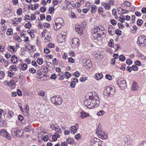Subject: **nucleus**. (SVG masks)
Segmentation results:
<instances>
[{
  "instance_id": "1",
  "label": "nucleus",
  "mask_w": 146,
  "mask_h": 146,
  "mask_svg": "<svg viewBox=\"0 0 146 146\" xmlns=\"http://www.w3.org/2000/svg\"><path fill=\"white\" fill-rule=\"evenodd\" d=\"M104 30V28L103 27L100 28L98 27H97L94 29L92 31V37L94 40H99V38L100 36L101 35L100 32H102Z\"/></svg>"
},
{
  "instance_id": "2",
  "label": "nucleus",
  "mask_w": 146,
  "mask_h": 146,
  "mask_svg": "<svg viewBox=\"0 0 146 146\" xmlns=\"http://www.w3.org/2000/svg\"><path fill=\"white\" fill-rule=\"evenodd\" d=\"M62 98L59 95L53 96L51 98V102L55 106H58L61 105L62 102Z\"/></svg>"
},
{
  "instance_id": "3",
  "label": "nucleus",
  "mask_w": 146,
  "mask_h": 146,
  "mask_svg": "<svg viewBox=\"0 0 146 146\" xmlns=\"http://www.w3.org/2000/svg\"><path fill=\"white\" fill-rule=\"evenodd\" d=\"M115 89L114 87L111 86L107 87L104 91V94L107 96H111L115 93Z\"/></svg>"
},
{
  "instance_id": "4",
  "label": "nucleus",
  "mask_w": 146,
  "mask_h": 146,
  "mask_svg": "<svg viewBox=\"0 0 146 146\" xmlns=\"http://www.w3.org/2000/svg\"><path fill=\"white\" fill-rule=\"evenodd\" d=\"M93 97L90 96L88 99H86L84 101V104L85 106L87 108L90 109H93L94 108V106L92 104V102Z\"/></svg>"
},
{
  "instance_id": "5",
  "label": "nucleus",
  "mask_w": 146,
  "mask_h": 146,
  "mask_svg": "<svg viewBox=\"0 0 146 146\" xmlns=\"http://www.w3.org/2000/svg\"><path fill=\"white\" fill-rule=\"evenodd\" d=\"M117 84L122 90H123L127 87L126 81L122 78H120L117 80Z\"/></svg>"
},
{
  "instance_id": "6",
  "label": "nucleus",
  "mask_w": 146,
  "mask_h": 146,
  "mask_svg": "<svg viewBox=\"0 0 146 146\" xmlns=\"http://www.w3.org/2000/svg\"><path fill=\"white\" fill-rule=\"evenodd\" d=\"M137 43L139 46H141L142 44L146 45V37L144 35L139 36L138 38Z\"/></svg>"
},
{
  "instance_id": "7",
  "label": "nucleus",
  "mask_w": 146,
  "mask_h": 146,
  "mask_svg": "<svg viewBox=\"0 0 146 146\" xmlns=\"http://www.w3.org/2000/svg\"><path fill=\"white\" fill-rule=\"evenodd\" d=\"M80 44L79 39L77 38L72 39V40L71 46L72 48H75L78 47Z\"/></svg>"
},
{
  "instance_id": "8",
  "label": "nucleus",
  "mask_w": 146,
  "mask_h": 146,
  "mask_svg": "<svg viewBox=\"0 0 146 146\" xmlns=\"http://www.w3.org/2000/svg\"><path fill=\"white\" fill-rule=\"evenodd\" d=\"M93 97V99L92 101V104L94 106V108H96L98 107L99 106L100 102L99 98L97 96H92Z\"/></svg>"
},
{
  "instance_id": "9",
  "label": "nucleus",
  "mask_w": 146,
  "mask_h": 146,
  "mask_svg": "<svg viewBox=\"0 0 146 146\" xmlns=\"http://www.w3.org/2000/svg\"><path fill=\"white\" fill-rule=\"evenodd\" d=\"M0 135L6 138L10 139L11 137L10 134L6 130L4 129H2L0 131Z\"/></svg>"
},
{
  "instance_id": "10",
  "label": "nucleus",
  "mask_w": 146,
  "mask_h": 146,
  "mask_svg": "<svg viewBox=\"0 0 146 146\" xmlns=\"http://www.w3.org/2000/svg\"><path fill=\"white\" fill-rule=\"evenodd\" d=\"M76 31L80 35H82L83 33V30L84 29V27H82V25H76L75 26Z\"/></svg>"
},
{
  "instance_id": "11",
  "label": "nucleus",
  "mask_w": 146,
  "mask_h": 146,
  "mask_svg": "<svg viewBox=\"0 0 146 146\" xmlns=\"http://www.w3.org/2000/svg\"><path fill=\"white\" fill-rule=\"evenodd\" d=\"M85 66H86L88 67H91L92 66V63L90 60L88 59L86 60L84 59L83 60Z\"/></svg>"
},
{
  "instance_id": "12",
  "label": "nucleus",
  "mask_w": 146,
  "mask_h": 146,
  "mask_svg": "<svg viewBox=\"0 0 146 146\" xmlns=\"http://www.w3.org/2000/svg\"><path fill=\"white\" fill-rule=\"evenodd\" d=\"M16 133V136L17 137H22L23 135V131L22 130H17L15 131Z\"/></svg>"
},
{
  "instance_id": "13",
  "label": "nucleus",
  "mask_w": 146,
  "mask_h": 146,
  "mask_svg": "<svg viewBox=\"0 0 146 146\" xmlns=\"http://www.w3.org/2000/svg\"><path fill=\"white\" fill-rule=\"evenodd\" d=\"M55 24H63L64 23V20L63 19L60 17L56 18L54 21Z\"/></svg>"
},
{
  "instance_id": "14",
  "label": "nucleus",
  "mask_w": 146,
  "mask_h": 146,
  "mask_svg": "<svg viewBox=\"0 0 146 146\" xmlns=\"http://www.w3.org/2000/svg\"><path fill=\"white\" fill-rule=\"evenodd\" d=\"M101 127L100 124H99L98 126V128L96 130V134L98 136L100 135H101V134H102V133L103 132L101 129Z\"/></svg>"
},
{
  "instance_id": "15",
  "label": "nucleus",
  "mask_w": 146,
  "mask_h": 146,
  "mask_svg": "<svg viewBox=\"0 0 146 146\" xmlns=\"http://www.w3.org/2000/svg\"><path fill=\"white\" fill-rule=\"evenodd\" d=\"M129 136L125 137L123 141V143L127 144V145L131 144V141L129 139Z\"/></svg>"
},
{
  "instance_id": "16",
  "label": "nucleus",
  "mask_w": 146,
  "mask_h": 146,
  "mask_svg": "<svg viewBox=\"0 0 146 146\" xmlns=\"http://www.w3.org/2000/svg\"><path fill=\"white\" fill-rule=\"evenodd\" d=\"M80 114L81 115L80 117L81 118H85L86 117L89 116V115L88 113H87L84 111H82L81 112Z\"/></svg>"
},
{
  "instance_id": "17",
  "label": "nucleus",
  "mask_w": 146,
  "mask_h": 146,
  "mask_svg": "<svg viewBox=\"0 0 146 146\" xmlns=\"http://www.w3.org/2000/svg\"><path fill=\"white\" fill-rule=\"evenodd\" d=\"M71 130V133L72 134H74L77 131V127L75 126H72L70 128Z\"/></svg>"
},
{
  "instance_id": "18",
  "label": "nucleus",
  "mask_w": 146,
  "mask_h": 146,
  "mask_svg": "<svg viewBox=\"0 0 146 146\" xmlns=\"http://www.w3.org/2000/svg\"><path fill=\"white\" fill-rule=\"evenodd\" d=\"M112 27H113L111 25L110 27H109L108 29V33L110 34L111 35H113L114 34L113 29Z\"/></svg>"
},
{
  "instance_id": "19",
  "label": "nucleus",
  "mask_w": 146,
  "mask_h": 146,
  "mask_svg": "<svg viewBox=\"0 0 146 146\" xmlns=\"http://www.w3.org/2000/svg\"><path fill=\"white\" fill-rule=\"evenodd\" d=\"M91 146H101V142H92L91 143Z\"/></svg>"
},
{
  "instance_id": "20",
  "label": "nucleus",
  "mask_w": 146,
  "mask_h": 146,
  "mask_svg": "<svg viewBox=\"0 0 146 146\" xmlns=\"http://www.w3.org/2000/svg\"><path fill=\"white\" fill-rule=\"evenodd\" d=\"M11 60L12 62L13 63H15L17 61V57L15 55L12 56Z\"/></svg>"
},
{
  "instance_id": "21",
  "label": "nucleus",
  "mask_w": 146,
  "mask_h": 146,
  "mask_svg": "<svg viewBox=\"0 0 146 146\" xmlns=\"http://www.w3.org/2000/svg\"><path fill=\"white\" fill-rule=\"evenodd\" d=\"M102 135H99L98 137H103V138L106 139H108V137L107 134L104 132L103 131L102 133Z\"/></svg>"
},
{
  "instance_id": "22",
  "label": "nucleus",
  "mask_w": 146,
  "mask_h": 146,
  "mask_svg": "<svg viewBox=\"0 0 146 146\" xmlns=\"http://www.w3.org/2000/svg\"><path fill=\"white\" fill-rule=\"evenodd\" d=\"M97 6L96 5H93L92 6V9L91 12L92 13H93L95 12L97 9Z\"/></svg>"
},
{
  "instance_id": "23",
  "label": "nucleus",
  "mask_w": 146,
  "mask_h": 146,
  "mask_svg": "<svg viewBox=\"0 0 146 146\" xmlns=\"http://www.w3.org/2000/svg\"><path fill=\"white\" fill-rule=\"evenodd\" d=\"M137 84L135 83H134L132 85V89L133 90H137Z\"/></svg>"
},
{
  "instance_id": "24",
  "label": "nucleus",
  "mask_w": 146,
  "mask_h": 146,
  "mask_svg": "<svg viewBox=\"0 0 146 146\" xmlns=\"http://www.w3.org/2000/svg\"><path fill=\"white\" fill-rule=\"evenodd\" d=\"M125 59V56L123 55H121L119 57V60L121 61H123Z\"/></svg>"
},
{
  "instance_id": "25",
  "label": "nucleus",
  "mask_w": 146,
  "mask_h": 146,
  "mask_svg": "<svg viewBox=\"0 0 146 146\" xmlns=\"http://www.w3.org/2000/svg\"><path fill=\"white\" fill-rule=\"evenodd\" d=\"M124 18V16L123 15H121L119 17V19L121 20H119V21L121 22L122 23H124L125 21V19Z\"/></svg>"
},
{
  "instance_id": "26",
  "label": "nucleus",
  "mask_w": 146,
  "mask_h": 146,
  "mask_svg": "<svg viewBox=\"0 0 146 146\" xmlns=\"http://www.w3.org/2000/svg\"><path fill=\"white\" fill-rule=\"evenodd\" d=\"M143 23V21L142 19H138L137 21V23L138 26H141Z\"/></svg>"
},
{
  "instance_id": "27",
  "label": "nucleus",
  "mask_w": 146,
  "mask_h": 146,
  "mask_svg": "<svg viewBox=\"0 0 146 146\" xmlns=\"http://www.w3.org/2000/svg\"><path fill=\"white\" fill-rule=\"evenodd\" d=\"M5 73L3 71H0V79H2L5 76Z\"/></svg>"
},
{
  "instance_id": "28",
  "label": "nucleus",
  "mask_w": 146,
  "mask_h": 146,
  "mask_svg": "<svg viewBox=\"0 0 146 146\" xmlns=\"http://www.w3.org/2000/svg\"><path fill=\"white\" fill-rule=\"evenodd\" d=\"M64 75L66 77V79H68L71 76V74L70 73L68 72H65Z\"/></svg>"
},
{
  "instance_id": "29",
  "label": "nucleus",
  "mask_w": 146,
  "mask_h": 146,
  "mask_svg": "<svg viewBox=\"0 0 146 146\" xmlns=\"http://www.w3.org/2000/svg\"><path fill=\"white\" fill-rule=\"evenodd\" d=\"M45 92L43 91H40L38 92V94L42 96H45Z\"/></svg>"
},
{
  "instance_id": "30",
  "label": "nucleus",
  "mask_w": 146,
  "mask_h": 146,
  "mask_svg": "<svg viewBox=\"0 0 146 146\" xmlns=\"http://www.w3.org/2000/svg\"><path fill=\"white\" fill-rule=\"evenodd\" d=\"M109 46L111 47H114V43L113 39H111L110 40L109 42Z\"/></svg>"
},
{
  "instance_id": "31",
  "label": "nucleus",
  "mask_w": 146,
  "mask_h": 146,
  "mask_svg": "<svg viewBox=\"0 0 146 146\" xmlns=\"http://www.w3.org/2000/svg\"><path fill=\"white\" fill-rule=\"evenodd\" d=\"M7 35H11L13 34V31L11 29H8L7 32Z\"/></svg>"
},
{
  "instance_id": "32",
  "label": "nucleus",
  "mask_w": 146,
  "mask_h": 146,
  "mask_svg": "<svg viewBox=\"0 0 146 146\" xmlns=\"http://www.w3.org/2000/svg\"><path fill=\"white\" fill-rule=\"evenodd\" d=\"M98 11L100 15H102L103 13V9L102 7H100L98 8Z\"/></svg>"
},
{
  "instance_id": "33",
  "label": "nucleus",
  "mask_w": 146,
  "mask_h": 146,
  "mask_svg": "<svg viewBox=\"0 0 146 146\" xmlns=\"http://www.w3.org/2000/svg\"><path fill=\"white\" fill-rule=\"evenodd\" d=\"M115 33L116 35H117L118 36H119L121 35V31L117 29L116 30Z\"/></svg>"
},
{
  "instance_id": "34",
  "label": "nucleus",
  "mask_w": 146,
  "mask_h": 146,
  "mask_svg": "<svg viewBox=\"0 0 146 146\" xmlns=\"http://www.w3.org/2000/svg\"><path fill=\"white\" fill-rule=\"evenodd\" d=\"M27 67V65L26 64H22L21 65L22 70H25Z\"/></svg>"
},
{
  "instance_id": "35",
  "label": "nucleus",
  "mask_w": 146,
  "mask_h": 146,
  "mask_svg": "<svg viewBox=\"0 0 146 146\" xmlns=\"http://www.w3.org/2000/svg\"><path fill=\"white\" fill-rule=\"evenodd\" d=\"M31 26V23L28 22L25 25V28L30 29Z\"/></svg>"
},
{
  "instance_id": "36",
  "label": "nucleus",
  "mask_w": 146,
  "mask_h": 146,
  "mask_svg": "<svg viewBox=\"0 0 146 146\" xmlns=\"http://www.w3.org/2000/svg\"><path fill=\"white\" fill-rule=\"evenodd\" d=\"M10 68L12 70L14 71H15L17 70V68L16 66L15 65H11L10 66Z\"/></svg>"
},
{
  "instance_id": "37",
  "label": "nucleus",
  "mask_w": 146,
  "mask_h": 146,
  "mask_svg": "<svg viewBox=\"0 0 146 146\" xmlns=\"http://www.w3.org/2000/svg\"><path fill=\"white\" fill-rule=\"evenodd\" d=\"M37 62L38 64L41 65L43 63V60L41 58H38L37 60Z\"/></svg>"
},
{
  "instance_id": "38",
  "label": "nucleus",
  "mask_w": 146,
  "mask_h": 146,
  "mask_svg": "<svg viewBox=\"0 0 146 146\" xmlns=\"http://www.w3.org/2000/svg\"><path fill=\"white\" fill-rule=\"evenodd\" d=\"M96 78L97 80H100L102 77L103 75L102 74L99 73L97 75H96Z\"/></svg>"
},
{
  "instance_id": "39",
  "label": "nucleus",
  "mask_w": 146,
  "mask_h": 146,
  "mask_svg": "<svg viewBox=\"0 0 146 146\" xmlns=\"http://www.w3.org/2000/svg\"><path fill=\"white\" fill-rule=\"evenodd\" d=\"M59 37H61V38H60V39L61 40H60V42H62V41H63V40H65V38L66 37V36L64 35H61L60 36H59Z\"/></svg>"
},
{
  "instance_id": "40",
  "label": "nucleus",
  "mask_w": 146,
  "mask_h": 146,
  "mask_svg": "<svg viewBox=\"0 0 146 146\" xmlns=\"http://www.w3.org/2000/svg\"><path fill=\"white\" fill-rule=\"evenodd\" d=\"M17 14L18 15H21L22 13V9L21 8H19L18 9H17Z\"/></svg>"
},
{
  "instance_id": "41",
  "label": "nucleus",
  "mask_w": 146,
  "mask_h": 146,
  "mask_svg": "<svg viewBox=\"0 0 146 146\" xmlns=\"http://www.w3.org/2000/svg\"><path fill=\"white\" fill-rule=\"evenodd\" d=\"M63 24H55V25L56 27V29H60L62 27V25H63Z\"/></svg>"
},
{
  "instance_id": "42",
  "label": "nucleus",
  "mask_w": 146,
  "mask_h": 146,
  "mask_svg": "<svg viewBox=\"0 0 146 146\" xmlns=\"http://www.w3.org/2000/svg\"><path fill=\"white\" fill-rule=\"evenodd\" d=\"M43 27L45 28H49L50 27V25L47 23H45L43 25Z\"/></svg>"
},
{
  "instance_id": "43",
  "label": "nucleus",
  "mask_w": 146,
  "mask_h": 146,
  "mask_svg": "<svg viewBox=\"0 0 146 146\" xmlns=\"http://www.w3.org/2000/svg\"><path fill=\"white\" fill-rule=\"evenodd\" d=\"M40 10L41 12L44 13L46 11V8L44 6H43L41 7Z\"/></svg>"
},
{
  "instance_id": "44",
  "label": "nucleus",
  "mask_w": 146,
  "mask_h": 146,
  "mask_svg": "<svg viewBox=\"0 0 146 146\" xmlns=\"http://www.w3.org/2000/svg\"><path fill=\"white\" fill-rule=\"evenodd\" d=\"M138 67L136 65H133L132 66V70H133L134 71H136L137 70Z\"/></svg>"
},
{
  "instance_id": "45",
  "label": "nucleus",
  "mask_w": 146,
  "mask_h": 146,
  "mask_svg": "<svg viewBox=\"0 0 146 146\" xmlns=\"http://www.w3.org/2000/svg\"><path fill=\"white\" fill-rule=\"evenodd\" d=\"M54 10V7H50L49 8V11L50 14H52L53 13V11Z\"/></svg>"
},
{
  "instance_id": "46",
  "label": "nucleus",
  "mask_w": 146,
  "mask_h": 146,
  "mask_svg": "<svg viewBox=\"0 0 146 146\" xmlns=\"http://www.w3.org/2000/svg\"><path fill=\"white\" fill-rule=\"evenodd\" d=\"M117 25L119 28L121 29H122L124 27L123 25L121 23H118Z\"/></svg>"
},
{
  "instance_id": "47",
  "label": "nucleus",
  "mask_w": 146,
  "mask_h": 146,
  "mask_svg": "<svg viewBox=\"0 0 146 146\" xmlns=\"http://www.w3.org/2000/svg\"><path fill=\"white\" fill-rule=\"evenodd\" d=\"M70 16V17L73 18H75L76 17V16L75 15L74 13L72 12H71L70 13V14L69 15Z\"/></svg>"
},
{
  "instance_id": "48",
  "label": "nucleus",
  "mask_w": 146,
  "mask_h": 146,
  "mask_svg": "<svg viewBox=\"0 0 146 146\" xmlns=\"http://www.w3.org/2000/svg\"><path fill=\"white\" fill-rule=\"evenodd\" d=\"M80 74L79 72L76 71L74 72L73 74V75L75 76L76 77H78L79 76Z\"/></svg>"
},
{
  "instance_id": "49",
  "label": "nucleus",
  "mask_w": 146,
  "mask_h": 146,
  "mask_svg": "<svg viewBox=\"0 0 146 146\" xmlns=\"http://www.w3.org/2000/svg\"><path fill=\"white\" fill-rule=\"evenodd\" d=\"M75 85L76 84L75 83V82L74 81H72L70 83V86L72 88H74Z\"/></svg>"
},
{
  "instance_id": "50",
  "label": "nucleus",
  "mask_w": 146,
  "mask_h": 146,
  "mask_svg": "<svg viewBox=\"0 0 146 146\" xmlns=\"http://www.w3.org/2000/svg\"><path fill=\"white\" fill-rule=\"evenodd\" d=\"M42 68H43L44 69V73H45V74H47L48 73V68L46 66L43 67V66H42Z\"/></svg>"
},
{
  "instance_id": "51",
  "label": "nucleus",
  "mask_w": 146,
  "mask_h": 146,
  "mask_svg": "<svg viewBox=\"0 0 146 146\" xmlns=\"http://www.w3.org/2000/svg\"><path fill=\"white\" fill-rule=\"evenodd\" d=\"M126 63L128 65H131L132 64V62L130 59H128L126 60Z\"/></svg>"
},
{
  "instance_id": "52",
  "label": "nucleus",
  "mask_w": 146,
  "mask_h": 146,
  "mask_svg": "<svg viewBox=\"0 0 146 146\" xmlns=\"http://www.w3.org/2000/svg\"><path fill=\"white\" fill-rule=\"evenodd\" d=\"M44 52L45 53H49L50 52V50L47 48H45L44 50Z\"/></svg>"
},
{
  "instance_id": "53",
  "label": "nucleus",
  "mask_w": 146,
  "mask_h": 146,
  "mask_svg": "<svg viewBox=\"0 0 146 146\" xmlns=\"http://www.w3.org/2000/svg\"><path fill=\"white\" fill-rule=\"evenodd\" d=\"M55 130L57 132L59 133H61L62 132L61 130L60 129V128H59V127L58 126L56 127Z\"/></svg>"
},
{
  "instance_id": "54",
  "label": "nucleus",
  "mask_w": 146,
  "mask_h": 146,
  "mask_svg": "<svg viewBox=\"0 0 146 146\" xmlns=\"http://www.w3.org/2000/svg\"><path fill=\"white\" fill-rule=\"evenodd\" d=\"M104 113V112L103 110H101L98 112L97 113V114L98 115H103Z\"/></svg>"
},
{
  "instance_id": "55",
  "label": "nucleus",
  "mask_w": 146,
  "mask_h": 146,
  "mask_svg": "<svg viewBox=\"0 0 146 146\" xmlns=\"http://www.w3.org/2000/svg\"><path fill=\"white\" fill-rule=\"evenodd\" d=\"M29 71L32 73H35L36 72V70L33 68H31L29 69Z\"/></svg>"
},
{
  "instance_id": "56",
  "label": "nucleus",
  "mask_w": 146,
  "mask_h": 146,
  "mask_svg": "<svg viewBox=\"0 0 146 146\" xmlns=\"http://www.w3.org/2000/svg\"><path fill=\"white\" fill-rule=\"evenodd\" d=\"M106 78L109 80H111L112 79L111 76L110 74H106Z\"/></svg>"
},
{
  "instance_id": "57",
  "label": "nucleus",
  "mask_w": 146,
  "mask_h": 146,
  "mask_svg": "<svg viewBox=\"0 0 146 146\" xmlns=\"http://www.w3.org/2000/svg\"><path fill=\"white\" fill-rule=\"evenodd\" d=\"M87 79V77H84L83 78H81L80 79V81L81 82H84Z\"/></svg>"
},
{
  "instance_id": "58",
  "label": "nucleus",
  "mask_w": 146,
  "mask_h": 146,
  "mask_svg": "<svg viewBox=\"0 0 146 146\" xmlns=\"http://www.w3.org/2000/svg\"><path fill=\"white\" fill-rule=\"evenodd\" d=\"M11 55L10 53L9 52H7L5 55V57L7 58H10L11 57Z\"/></svg>"
},
{
  "instance_id": "59",
  "label": "nucleus",
  "mask_w": 146,
  "mask_h": 146,
  "mask_svg": "<svg viewBox=\"0 0 146 146\" xmlns=\"http://www.w3.org/2000/svg\"><path fill=\"white\" fill-rule=\"evenodd\" d=\"M104 7L106 9H109L110 7V5L108 3H106Z\"/></svg>"
},
{
  "instance_id": "60",
  "label": "nucleus",
  "mask_w": 146,
  "mask_h": 146,
  "mask_svg": "<svg viewBox=\"0 0 146 146\" xmlns=\"http://www.w3.org/2000/svg\"><path fill=\"white\" fill-rule=\"evenodd\" d=\"M40 20H42L44 19L45 18V16L44 14H41L40 15Z\"/></svg>"
},
{
  "instance_id": "61",
  "label": "nucleus",
  "mask_w": 146,
  "mask_h": 146,
  "mask_svg": "<svg viewBox=\"0 0 146 146\" xmlns=\"http://www.w3.org/2000/svg\"><path fill=\"white\" fill-rule=\"evenodd\" d=\"M111 24L113 26L115 25L117 23L116 21L114 19H112L111 21Z\"/></svg>"
},
{
  "instance_id": "62",
  "label": "nucleus",
  "mask_w": 146,
  "mask_h": 146,
  "mask_svg": "<svg viewBox=\"0 0 146 146\" xmlns=\"http://www.w3.org/2000/svg\"><path fill=\"white\" fill-rule=\"evenodd\" d=\"M68 61L70 63H74L75 60L72 57H70L68 59Z\"/></svg>"
},
{
  "instance_id": "63",
  "label": "nucleus",
  "mask_w": 146,
  "mask_h": 146,
  "mask_svg": "<svg viewBox=\"0 0 146 146\" xmlns=\"http://www.w3.org/2000/svg\"><path fill=\"white\" fill-rule=\"evenodd\" d=\"M56 74H54L51 75V76L50 77V78L51 79L55 80L56 78Z\"/></svg>"
},
{
  "instance_id": "64",
  "label": "nucleus",
  "mask_w": 146,
  "mask_h": 146,
  "mask_svg": "<svg viewBox=\"0 0 146 146\" xmlns=\"http://www.w3.org/2000/svg\"><path fill=\"white\" fill-rule=\"evenodd\" d=\"M42 139L44 141H47L48 140V135H45L42 138Z\"/></svg>"
}]
</instances>
